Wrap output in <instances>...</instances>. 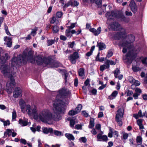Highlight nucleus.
<instances>
[{
    "mask_svg": "<svg viewBox=\"0 0 147 147\" xmlns=\"http://www.w3.org/2000/svg\"><path fill=\"white\" fill-rule=\"evenodd\" d=\"M52 27L53 28V32L56 33L59 31V28L58 26H52Z\"/></svg>",
    "mask_w": 147,
    "mask_h": 147,
    "instance_id": "nucleus-32",
    "label": "nucleus"
},
{
    "mask_svg": "<svg viewBox=\"0 0 147 147\" xmlns=\"http://www.w3.org/2000/svg\"><path fill=\"white\" fill-rule=\"evenodd\" d=\"M94 119L90 120V124L88 127L90 128H92L94 126Z\"/></svg>",
    "mask_w": 147,
    "mask_h": 147,
    "instance_id": "nucleus-33",
    "label": "nucleus"
},
{
    "mask_svg": "<svg viewBox=\"0 0 147 147\" xmlns=\"http://www.w3.org/2000/svg\"><path fill=\"white\" fill-rule=\"evenodd\" d=\"M128 137V134L127 133H124L123 135V138L124 140H126Z\"/></svg>",
    "mask_w": 147,
    "mask_h": 147,
    "instance_id": "nucleus-45",
    "label": "nucleus"
},
{
    "mask_svg": "<svg viewBox=\"0 0 147 147\" xmlns=\"http://www.w3.org/2000/svg\"><path fill=\"white\" fill-rule=\"evenodd\" d=\"M120 73V70L118 68H117L114 71L113 73L116 78H117V76Z\"/></svg>",
    "mask_w": 147,
    "mask_h": 147,
    "instance_id": "nucleus-30",
    "label": "nucleus"
},
{
    "mask_svg": "<svg viewBox=\"0 0 147 147\" xmlns=\"http://www.w3.org/2000/svg\"><path fill=\"white\" fill-rule=\"evenodd\" d=\"M136 93L139 94V95L141 93L142 91L141 89L138 88H136L135 89Z\"/></svg>",
    "mask_w": 147,
    "mask_h": 147,
    "instance_id": "nucleus-46",
    "label": "nucleus"
},
{
    "mask_svg": "<svg viewBox=\"0 0 147 147\" xmlns=\"http://www.w3.org/2000/svg\"><path fill=\"white\" fill-rule=\"evenodd\" d=\"M20 142L24 145L26 144L27 143L26 140L24 139H21L20 140Z\"/></svg>",
    "mask_w": 147,
    "mask_h": 147,
    "instance_id": "nucleus-55",
    "label": "nucleus"
},
{
    "mask_svg": "<svg viewBox=\"0 0 147 147\" xmlns=\"http://www.w3.org/2000/svg\"><path fill=\"white\" fill-rule=\"evenodd\" d=\"M28 119L24 118L23 119H20L19 121V123L22 126H25L28 124Z\"/></svg>",
    "mask_w": 147,
    "mask_h": 147,
    "instance_id": "nucleus-17",
    "label": "nucleus"
},
{
    "mask_svg": "<svg viewBox=\"0 0 147 147\" xmlns=\"http://www.w3.org/2000/svg\"><path fill=\"white\" fill-rule=\"evenodd\" d=\"M19 105L23 113L27 112L29 116H32L35 119L39 118L42 122L46 123L52 119L57 120V117L53 115L47 109L41 111L38 114L37 108L35 105L31 106L30 105H27L22 99L20 100Z\"/></svg>",
    "mask_w": 147,
    "mask_h": 147,
    "instance_id": "nucleus-1",
    "label": "nucleus"
},
{
    "mask_svg": "<svg viewBox=\"0 0 147 147\" xmlns=\"http://www.w3.org/2000/svg\"><path fill=\"white\" fill-rule=\"evenodd\" d=\"M132 82H134V84L135 85V86H138L140 85V82L139 81L137 80H135V81H134L133 80H132Z\"/></svg>",
    "mask_w": 147,
    "mask_h": 147,
    "instance_id": "nucleus-44",
    "label": "nucleus"
},
{
    "mask_svg": "<svg viewBox=\"0 0 147 147\" xmlns=\"http://www.w3.org/2000/svg\"><path fill=\"white\" fill-rule=\"evenodd\" d=\"M129 6L132 11L134 13H136L137 10V7L135 2L134 1H131L129 4Z\"/></svg>",
    "mask_w": 147,
    "mask_h": 147,
    "instance_id": "nucleus-15",
    "label": "nucleus"
},
{
    "mask_svg": "<svg viewBox=\"0 0 147 147\" xmlns=\"http://www.w3.org/2000/svg\"><path fill=\"white\" fill-rule=\"evenodd\" d=\"M22 60L24 62L26 60L29 61L32 63H35L36 60L37 63L38 65H42L43 66H45L47 65L50 64V60L49 59L44 58L40 56H38L35 58H33V53L32 51H29L28 55L25 51L23 52V55L21 56Z\"/></svg>",
    "mask_w": 147,
    "mask_h": 147,
    "instance_id": "nucleus-5",
    "label": "nucleus"
},
{
    "mask_svg": "<svg viewBox=\"0 0 147 147\" xmlns=\"http://www.w3.org/2000/svg\"><path fill=\"white\" fill-rule=\"evenodd\" d=\"M132 69L135 72H136L141 70V69L140 68L135 66L132 67Z\"/></svg>",
    "mask_w": 147,
    "mask_h": 147,
    "instance_id": "nucleus-36",
    "label": "nucleus"
},
{
    "mask_svg": "<svg viewBox=\"0 0 147 147\" xmlns=\"http://www.w3.org/2000/svg\"><path fill=\"white\" fill-rule=\"evenodd\" d=\"M54 134L57 136H60L61 134V132L57 130H54L53 131Z\"/></svg>",
    "mask_w": 147,
    "mask_h": 147,
    "instance_id": "nucleus-41",
    "label": "nucleus"
},
{
    "mask_svg": "<svg viewBox=\"0 0 147 147\" xmlns=\"http://www.w3.org/2000/svg\"><path fill=\"white\" fill-rule=\"evenodd\" d=\"M10 124V121L9 120H7L4 122L3 123L4 125V126H6L7 125H9Z\"/></svg>",
    "mask_w": 147,
    "mask_h": 147,
    "instance_id": "nucleus-51",
    "label": "nucleus"
},
{
    "mask_svg": "<svg viewBox=\"0 0 147 147\" xmlns=\"http://www.w3.org/2000/svg\"><path fill=\"white\" fill-rule=\"evenodd\" d=\"M60 38L61 40H65L67 39L66 37L63 35H61L60 36Z\"/></svg>",
    "mask_w": 147,
    "mask_h": 147,
    "instance_id": "nucleus-62",
    "label": "nucleus"
},
{
    "mask_svg": "<svg viewBox=\"0 0 147 147\" xmlns=\"http://www.w3.org/2000/svg\"><path fill=\"white\" fill-rule=\"evenodd\" d=\"M69 59L70 61H71V63H73L74 62V55L72 54L69 57Z\"/></svg>",
    "mask_w": 147,
    "mask_h": 147,
    "instance_id": "nucleus-50",
    "label": "nucleus"
},
{
    "mask_svg": "<svg viewBox=\"0 0 147 147\" xmlns=\"http://www.w3.org/2000/svg\"><path fill=\"white\" fill-rule=\"evenodd\" d=\"M98 134L97 137L98 139L97 141H104L106 142L108 140V138L107 136L106 135H102V134Z\"/></svg>",
    "mask_w": 147,
    "mask_h": 147,
    "instance_id": "nucleus-10",
    "label": "nucleus"
},
{
    "mask_svg": "<svg viewBox=\"0 0 147 147\" xmlns=\"http://www.w3.org/2000/svg\"><path fill=\"white\" fill-rule=\"evenodd\" d=\"M16 113L15 110H13L12 113V120H14L16 119Z\"/></svg>",
    "mask_w": 147,
    "mask_h": 147,
    "instance_id": "nucleus-39",
    "label": "nucleus"
},
{
    "mask_svg": "<svg viewBox=\"0 0 147 147\" xmlns=\"http://www.w3.org/2000/svg\"><path fill=\"white\" fill-rule=\"evenodd\" d=\"M10 57L7 53H5L4 56L0 57V70L5 76L8 77H12L17 72L16 66L20 65L21 64V56L19 55L17 57H13L11 60V68L7 65L4 64L10 59Z\"/></svg>",
    "mask_w": 147,
    "mask_h": 147,
    "instance_id": "nucleus-3",
    "label": "nucleus"
},
{
    "mask_svg": "<svg viewBox=\"0 0 147 147\" xmlns=\"http://www.w3.org/2000/svg\"><path fill=\"white\" fill-rule=\"evenodd\" d=\"M78 84V80L77 78H75L74 82V85L76 86H77Z\"/></svg>",
    "mask_w": 147,
    "mask_h": 147,
    "instance_id": "nucleus-59",
    "label": "nucleus"
},
{
    "mask_svg": "<svg viewBox=\"0 0 147 147\" xmlns=\"http://www.w3.org/2000/svg\"><path fill=\"white\" fill-rule=\"evenodd\" d=\"M92 51H90L87 53L86 54V56H87L88 57H89L92 55Z\"/></svg>",
    "mask_w": 147,
    "mask_h": 147,
    "instance_id": "nucleus-60",
    "label": "nucleus"
},
{
    "mask_svg": "<svg viewBox=\"0 0 147 147\" xmlns=\"http://www.w3.org/2000/svg\"><path fill=\"white\" fill-rule=\"evenodd\" d=\"M101 30L100 27H99L97 30L94 28H92L90 29V31L93 33L95 36L98 35L101 32Z\"/></svg>",
    "mask_w": 147,
    "mask_h": 147,
    "instance_id": "nucleus-16",
    "label": "nucleus"
},
{
    "mask_svg": "<svg viewBox=\"0 0 147 147\" xmlns=\"http://www.w3.org/2000/svg\"><path fill=\"white\" fill-rule=\"evenodd\" d=\"M106 61L109 65V64H110L111 65H115L116 64V62H114L111 60H107Z\"/></svg>",
    "mask_w": 147,
    "mask_h": 147,
    "instance_id": "nucleus-35",
    "label": "nucleus"
},
{
    "mask_svg": "<svg viewBox=\"0 0 147 147\" xmlns=\"http://www.w3.org/2000/svg\"><path fill=\"white\" fill-rule=\"evenodd\" d=\"M22 95V92L19 88H16L13 92V96L15 98L20 97Z\"/></svg>",
    "mask_w": 147,
    "mask_h": 147,
    "instance_id": "nucleus-8",
    "label": "nucleus"
},
{
    "mask_svg": "<svg viewBox=\"0 0 147 147\" xmlns=\"http://www.w3.org/2000/svg\"><path fill=\"white\" fill-rule=\"evenodd\" d=\"M118 94V92L117 91H114L111 95L108 96V99L110 100H112L115 98Z\"/></svg>",
    "mask_w": 147,
    "mask_h": 147,
    "instance_id": "nucleus-23",
    "label": "nucleus"
},
{
    "mask_svg": "<svg viewBox=\"0 0 147 147\" xmlns=\"http://www.w3.org/2000/svg\"><path fill=\"white\" fill-rule=\"evenodd\" d=\"M68 47L69 48H72L74 47V42H69L68 43Z\"/></svg>",
    "mask_w": 147,
    "mask_h": 147,
    "instance_id": "nucleus-48",
    "label": "nucleus"
},
{
    "mask_svg": "<svg viewBox=\"0 0 147 147\" xmlns=\"http://www.w3.org/2000/svg\"><path fill=\"white\" fill-rule=\"evenodd\" d=\"M135 40L134 36L129 35L123 39V42L120 44L123 47V52L125 53L127 51V53L123 57L125 63L128 64H131L132 60L135 57V56L140 51V49L138 46L134 47L131 43Z\"/></svg>",
    "mask_w": 147,
    "mask_h": 147,
    "instance_id": "nucleus-2",
    "label": "nucleus"
},
{
    "mask_svg": "<svg viewBox=\"0 0 147 147\" xmlns=\"http://www.w3.org/2000/svg\"><path fill=\"white\" fill-rule=\"evenodd\" d=\"M4 88H2V84L0 82V95L1 94H3V90Z\"/></svg>",
    "mask_w": 147,
    "mask_h": 147,
    "instance_id": "nucleus-47",
    "label": "nucleus"
},
{
    "mask_svg": "<svg viewBox=\"0 0 147 147\" xmlns=\"http://www.w3.org/2000/svg\"><path fill=\"white\" fill-rule=\"evenodd\" d=\"M79 57V55L77 52H74V60L77 59Z\"/></svg>",
    "mask_w": 147,
    "mask_h": 147,
    "instance_id": "nucleus-43",
    "label": "nucleus"
},
{
    "mask_svg": "<svg viewBox=\"0 0 147 147\" xmlns=\"http://www.w3.org/2000/svg\"><path fill=\"white\" fill-rule=\"evenodd\" d=\"M129 143L131 146H132L134 144V140L132 138H130L129 139Z\"/></svg>",
    "mask_w": 147,
    "mask_h": 147,
    "instance_id": "nucleus-56",
    "label": "nucleus"
},
{
    "mask_svg": "<svg viewBox=\"0 0 147 147\" xmlns=\"http://www.w3.org/2000/svg\"><path fill=\"white\" fill-rule=\"evenodd\" d=\"M113 55V53L112 51H109L107 54V57L108 58L112 56Z\"/></svg>",
    "mask_w": 147,
    "mask_h": 147,
    "instance_id": "nucleus-52",
    "label": "nucleus"
},
{
    "mask_svg": "<svg viewBox=\"0 0 147 147\" xmlns=\"http://www.w3.org/2000/svg\"><path fill=\"white\" fill-rule=\"evenodd\" d=\"M97 46L99 47V50H102L105 49L106 48L105 44L102 42H98Z\"/></svg>",
    "mask_w": 147,
    "mask_h": 147,
    "instance_id": "nucleus-24",
    "label": "nucleus"
},
{
    "mask_svg": "<svg viewBox=\"0 0 147 147\" xmlns=\"http://www.w3.org/2000/svg\"><path fill=\"white\" fill-rule=\"evenodd\" d=\"M74 28V23H72L69 28L66 31V34L67 37H71L74 33V30H71Z\"/></svg>",
    "mask_w": 147,
    "mask_h": 147,
    "instance_id": "nucleus-9",
    "label": "nucleus"
},
{
    "mask_svg": "<svg viewBox=\"0 0 147 147\" xmlns=\"http://www.w3.org/2000/svg\"><path fill=\"white\" fill-rule=\"evenodd\" d=\"M13 131V129H7L6 131L4 133V136L6 137L7 135H8L9 136H10L11 135Z\"/></svg>",
    "mask_w": 147,
    "mask_h": 147,
    "instance_id": "nucleus-25",
    "label": "nucleus"
},
{
    "mask_svg": "<svg viewBox=\"0 0 147 147\" xmlns=\"http://www.w3.org/2000/svg\"><path fill=\"white\" fill-rule=\"evenodd\" d=\"M111 29L114 30H117L119 29L120 27V25L117 22H113L109 25Z\"/></svg>",
    "mask_w": 147,
    "mask_h": 147,
    "instance_id": "nucleus-11",
    "label": "nucleus"
},
{
    "mask_svg": "<svg viewBox=\"0 0 147 147\" xmlns=\"http://www.w3.org/2000/svg\"><path fill=\"white\" fill-rule=\"evenodd\" d=\"M79 140L80 141L84 143L86 142V139L85 137H83L80 138Z\"/></svg>",
    "mask_w": 147,
    "mask_h": 147,
    "instance_id": "nucleus-49",
    "label": "nucleus"
},
{
    "mask_svg": "<svg viewBox=\"0 0 147 147\" xmlns=\"http://www.w3.org/2000/svg\"><path fill=\"white\" fill-rule=\"evenodd\" d=\"M124 109L123 108H120L117 111L115 116V120L120 126L122 125V118L124 115Z\"/></svg>",
    "mask_w": 147,
    "mask_h": 147,
    "instance_id": "nucleus-6",
    "label": "nucleus"
},
{
    "mask_svg": "<svg viewBox=\"0 0 147 147\" xmlns=\"http://www.w3.org/2000/svg\"><path fill=\"white\" fill-rule=\"evenodd\" d=\"M84 2H88L90 1L91 3H95L97 5H99L101 3V0H83Z\"/></svg>",
    "mask_w": 147,
    "mask_h": 147,
    "instance_id": "nucleus-22",
    "label": "nucleus"
},
{
    "mask_svg": "<svg viewBox=\"0 0 147 147\" xmlns=\"http://www.w3.org/2000/svg\"><path fill=\"white\" fill-rule=\"evenodd\" d=\"M91 92L92 94L95 95L96 94L97 90L95 89H93L91 90Z\"/></svg>",
    "mask_w": 147,
    "mask_h": 147,
    "instance_id": "nucleus-54",
    "label": "nucleus"
},
{
    "mask_svg": "<svg viewBox=\"0 0 147 147\" xmlns=\"http://www.w3.org/2000/svg\"><path fill=\"white\" fill-rule=\"evenodd\" d=\"M10 78V80L7 82L6 86V90L9 94L12 92L16 84L13 78L12 77Z\"/></svg>",
    "mask_w": 147,
    "mask_h": 147,
    "instance_id": "nucleus-7",
    "label": "nucleus"
},
{
    "mask_svg": "<svg viewBox=\"0 0 147 147\" xmlns=\"http://www.w3.org/2000/svg\"><path fill=\"white\" fill-rule=\"evenodd\" d=\"M90 82V80L88 79H87L84 82V84L86 86L88 85Z\"/></svg>",
    "mask_w": 147,
    "mask_h": 147,
    "instance_id": "nucleus-63",
    "label": "nucleus"
},
{
    "mask_svg": "<svg viewBox=\"0 0 147 147\" xmlns=\"http://www.w3.org/2000/svg\"><path fill=\"white\" fill-rule=\"evenodd\" d=\"M142 138L140 136H138L136 139V142L137 143L136 147H140L142 145Z\"/></svg>",
    "mask_w": 147,
    "mask_h": 147,
    "instance_id": "nucleus-18",
    "label": "nucleus"
},
{
    "mask_svg": "<svg viewBox=\"0 0 147 147\" xmlns=\"http://www.w3.org/2000/svg\"><path fill=\"white\" fill-rule=\"evenodd\" d=\"M110 66L105 61V64L100 66V69L101 71H103L105 69H108L109 68Z\"/></svg>",
    "mask_w": 147,
    "mask_h": 147,
    "instance_id": "nucleus-20",
    "label": "nucleus"
},
{
    "mask_svg": "<svg viewBox=\"0 0 147 147\" xmlns=\"http://www.w3.org/2000/svg\"><path fill=\"white\" fill-rule=\"evenodd\" d=\"M63 15V13L61 11H58L56 13V16L57 18H60Z\"/></svg>",
    "mask_w": 147,
    "mask_h": 147,
    "instance_id": "nucleus-38",
    "label": "nucleus"
},
{
    "mask_svg": "<svg viewBox=\"0 0 147 147\" xmlns=\"http://www.w3.org/2000/svg\"><path fill=\"white\" fill-rule=\"evenodd\" d=\"M139 95V94L135 93L133 94V96L135 99H136L138 98V96Z\"/></svg>",
    "mask_w": 147,
    "mask_h": 147,
    "instance_id": "nucleus-58",
    "label": "nucleus"
},
{
    "mask_svg": "<svg viewBox=\"0 0 147 147\" xmlns=\"http://www.w3.org/2000/svg\"><path fill=\"white\" fill-rule=\"evenodd\" d=\"M82 115L85 117H88V113L85 111H82Z\"/></svg>",
    "mask_w": 147,
    "mask_h": 147,
    "instance_id": "nucleus-40",
    "label": "nucleus"
},
{
    "mask_svg": "<svg viewBox=\"0 0 147 147\" xmlns=\"http://www.w3.org/2000/svg\"><path fill=\"white\" fill-rule=\"evenodd\" d=\"M73 3L74 0H70L67 2V3L65 4V5H64L63 6V7H67L70 6H72L73 5Z\"/></svg>",
    "mask_w": 147,
    "mask_h": 147,
    "instance_id": "nucleus-27",
    "label": "nucleus"
},
{
    "mask_svg": "<svg viewBox=\"0 0 147 147\" xmlns=\"http://www.w3.org/2000/svg\"><path fill=\"white\" fill-rule=\"evenodd\" d=\"M65 136L69 140V146L70 147H73L74 144L71 142V140H74V136L73 135L69 133H66L65 134Z\"/></svg>",
    "mask_w": 147,
    "mask_h": 147,
    "instance_id": "nucleus-12",
    "label": "nucleus"
},
{
    "mask_svg": "<svg viewBox=\"0 0 147 147\" xmlns=\"http://www.w3.org/2000/svg\"><path fill=\"white\" fill-rule=\"evenodd\" d=\"M12 38L11 37L5 36L4 38V40L6 43V45L7 47H10L12 45L11 42Z\"/></svg>",
    "mask_w": 147,
    "mask_h": 147,
    "instance_id": "nucleus-13",
    "label": "nucleus"
},
{
    "mask_svg": "<svg viewBox=\"0 0 147 147\" xmlns=\"http://www.w3.org/2000/svg\"><path fill=\"white\" fill-rule=\"evenodd\" d=\"M106 86V84H102L101 86L99 87L98 89L100 90H102Z\"/></svg>",
    "mask_w": 147,
    "mask_h": 147,
    "instance_id": "nucleus-57",
    "label": "nucleus"
},
{
    "mask_svg": "<svg viewBox=\"0 0 147 147\" xmlns=\"http://www.w3.org/2000/svg\"><path fill=\"white\" fill-rule=\"evenodd\" d=\"M55 40H48L47 41V45L48 46L54 44L55 42Z\"/></svg>",
    "mask_w": 147,
    "mask_h": 147,
    "instance_id": "nucleus-31",
    "label": "nucleus"
},
{
    "mask_svg": "<svg viewBox=\"0 0 147 147\" xmlns=\"http://www.w3.org/2000/svg\"><path fill=\"white\" fill-rule=\"evenodd\" d=\"M79 74L80 76L83 77L84 76V69L82 68H80L79 70Z\"/></svg>",
    "mask_w": 147,
    "mask_h": 147,
    "instance_id": "nucleus-29",
    "label": "nucleus"
},
{
    "mask_svg": "<svg viewBox=\"0 0 147 147\" xmlns=\"http://www.w3.org/2000/svg\"><path fill=\"white\" fill-rule=\"evenodd\" d=\"M121 36L120 33H117L115 35V38L116 39L119 40L120 39V38L121 37Z\"/></svg>",
    "mask_w": 147,
    "mask_h": 147,
    "instance_id": "nucleus-42",
    "label": "nucleus"
},
{
    "mask_svg": "<svg viewBox=\"0 0 147 147\" xmlns=\"http://www.w3.org/2000/svg\"><path fill=\"white\" fill-rule=\"evenodd\" d=\"M69 121L70 126L71 127H74V118L73 117H68L66 120V121Z\"/></svg>",
    "mask_w": 147,
    "mask_h": 147,
    "instance_id": "nucleus-26",
    "label": "nucleus"
},
{
    "mask_svg": "<svg viewBox=\"0 0 147 147\" xmlns=\"http://www.w3.org/2000/svg\"><path fill=\"white\" fill-rule=\"evenodd\" d=\"M82 105L80 104H78L74 111V115L79 113L82 108Z\"/></svg>",
    "mask_w": 147,
    "mask_h": 147,
    "instance_id": "nucleus-21",
    "label": "nucleus"
},
{
    "mask_svg": "<svg viewBox=\"0 0 147 147\" xmlns=\"http://www.w3.org/2000/svg\"><path fill=\"white\" fill-rule=\"evenodd\" d=\"M42 129L43 132L45 134H48L49 133H51L53 132V129L52 128H47L44 127L42 128Z\"/></svg>",
    "mask_w": 147,
    "mask_h": 147,
    "instance_id": "nucleus-19",
    "label": "nucleus"
},
{
    "mask_svg": "<svg viewBox=\"0 0 147 147\" xmlns=\"http://www.w3.org/2000/svg\"><path fill=\"white\" fill-rule=\"evenodd\" d=\"M55 22H56L57 23H58V20L56 19V18L55 16H53L51 20L50 21V23L51 24H53Z\"/></svg>",
    "mask_w": 147,
    "mask_h": 147,
    "instance_id": "nucleus-34",
    "label": "nucleus"
},
{
    "mask_svg": "<svg viewBox=\"0 0 147 147\" xmlns=\"http://www.w3.org/2000/svg\"><path fill=\"white\" fill-rule=\"evenodd\" d=\"M4 28L7 34L8 35H11V34L8 30V28L5 23L4 24Z\"/></svg>",
    "mask_w": 147,
    "mask_h": 147,
    "instance_id": "nucleus-37",
    "label": "nucleus"
},
{
    "mask_svg": "<svg viewBox=\"0 0 147 147\" xmlns=\"http://www.w3.org/2000/svg\"><path fill=\"white\" fill-rule=\"evenodd\" d=\"M54 67H58L59 66V63L58 62H55L53 63Z\"/></svg>",
    "mask_w": 147,
    "mask_h": 147,
    "instance_id": "nucleus-61",
    "label": "nucleus"
},
{
    "mask_svg": "<svg viewBox=\"0 0 147 147\" xmlns=\"http://www.w3.org/2000/svg\"><path fill=\"white\" fill-rule=\"evenodd\" d=\"M140 59L141 60V61L142 63L144 66H147V58L146 57H142L140 58Z\"/></svg>",
    "mask_w": 147,
    "mask_h": 147,
    "instance_id": "nucleus-28",
    "label": "nucleus"
},
{
    "mask_svg": "<svg viewBox=\"0 0 147 147\" xmlns=\"http://www.w3.org/2000/svg\"><path fill=\"white\" fill-rule=\"evenodd\" d=\"M117 14L115 11H111V12H107L106 13V17L110 19H113L115 17L117 16Z\"/></svg>",
    "mask_w": 147,
    "mask_h": 147,
    "instance_id": "nucleus-14",
    "label": "nucleus"
},
{
    "mask_svg": "<svg viewBox=\"0 0 147 147\" xmlns=\"http://www.w3.org/2000/svg\"><path fill=\"white\" fill-rule=\"evenodd\" d=\"M138 114L140 117H142L144 116V114H142V111L140 110L139 111Z\"/></svg>",
    "mask_w": 147,
    "mask_h": 147,
    "instance_id": "nucleus-53",
    "label": "nucleus"
},
{
    "mask_svg": "<svg viewBox=\"0 0 147 147\" xmlns=\"http://www.w3.org/2000/svg\"><path fill=\"white\" fill-rule=\"evenodd\" d=\"M95 127L96 129L99 130L100 129L101 125L100 124H98L96 125Z\"/></svg>",
    "mask_w": 147,
    "mask_h": 147,
    "instance_id": "nucleus-64",
    "label": "nucleus"
},
{
    "mask_svg": "<svg viewBox=\"0 0 147 147\" xmlns=\"http://www.w3.org/2000/svg\"><path fill=\"white\" fill-rule=\"evenodd\" d=\"M56 100L53 101V109L55 116H57V120L59 118L60 114H64L65 111L64 106L67 103L65 99L69 94L67 89L62 88L59 90Z\"/></svg>",
    "mask_w": 147,
    "mask_h": 147,
    "instance_id": "nucleus-4",
    "label": "nucleus"
}]
</instances>
